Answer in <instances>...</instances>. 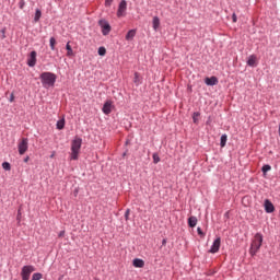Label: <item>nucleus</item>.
Returning a JSON list of instances; mask_svg holds the SVG:
<instances>
[{
	"label": "nucleus",
	"instance_id": "nucleus-26",
	"mask_svg": "<svg viewBox=\"0 0 280 280\" xmlns=\"http://www.w3.org/2000/svg\"><path fill=\"white\" fill-rule=\"evenodd\" d=\"M2 167L3 170H5L7 172H10V170H12L11 165L9 162H3L2 163Z\"/></svg>",
	"mask_w": 280,
	"mask_h": 280
},
{
	"label": "nucleus",
	"instance_id": "nucleus-32",
	"mask_svg": "<svg viewBox=\"0 0 280 280\" xmlns=\"http://www.w3.org/2000/svg\"><path fill=\"white\" fill-rule=\"evenodd\" d=\"M106 8H110L113 5V0H105Z\"/></svg>",
	"mask_w": 280,
	"mask_h": 280
},
{
	"label": "nucleus",
	"instance_id": "nucleus-8",
	"mask_svg": "<svg viewBox=\"0 0 280 280\" xmlns=\"http://www.w3.org/2000/svg\"><path fill=\"white\" fill-rule=\"evenodd\" d=\"M221 244H222V238L217 237V238L213 241V243H212V245H211V247H210L209 253H212V254L218 253V252L220 250Z\"/></svg>",
	"mask_w": 280,
	"mask_h": 280
},
{
	"label": "nucleus",
	"instance_id": "nucleus-5",
	"mask_svg": "<svg viewBox=\"0 0 280 280\" xmlns=\"http://www.w3.org/2000/svg\"><path fill=\"white\" fill-rule=\"evenodd\" d=\"M98 25H100V27L102 30L103 36H108V34H110L112 27H110V24L108 23V21L100 20L98 21Z\"/></svg>",
	"mask_w": 280,
	"mask_h": 280
},
{
	"label": "nucleus",
	"instance_id": "nucleus-39",
	"mask_svg": "<svg viewBox=\"0 0 280 280\" xmlns=\"http://www.w3.org/2000/svg\"><path fill=\"white\" fill-rule=\"evenodd\" d=\"M165 244H167V240L164 238V240L162 241V246H165Z\"/></svg>",
	"mask_w": 280,
	"mask_h": 280
},
{
	"label": "nucleus",
	"instance_id": "nucleus-40",
	"mask_svg": "<svg viewBox=\"0 0 280 280\" xmlns=\"http://www.w3.org/2000/svg\"><path fill=\"white\" fill-rule=\"evenodd\" d=\"M30 161V156H26L25 159H24V163H27Z\"/></svg>",
	"mask_w": 280,
	"mask_h": 280
},
{
	"label": "nucleus",
	"instance_id": "nucleus-19",
	"mask_svg": "<svg viewBox=\"0 0 280 280\" xmlns=\"http://www.w3.org/2000/svg\"><path fill=\"white\" fill-rule=\"evenodd\" d=\"M57 130H63L65 129V118H61L56 124Z\"/></svg>",
	"mask_w": 280,
	"mask_h": 280
},
{
	"label": "nucleus",
	"instance_id": "nucleus-35",
	"mask_svg": "<svg viewBox=\"0 0 280 280\" xmlns=\"http://www.w3.org/2000/svg\"><path fill=\"white\" fill-rule=\"evenodd\" d=\"M232 21L233 23H237V15L235 13L232 14Z\"/></svg>",
	"mask_w": 280,
	"mask_h": 280
},
{
	"label": "nucleus",
	"instance_id": "nucleus-14",
	"mask_svg": "<svg viewBox=\"0 0 280 280\" xmlns=\"http://www.w3.org/2000/svg\"><path fill=\"white\" fill-rule=\"evenodd\" d=\"M135 36H137V30L133 28V30L128 31L125 38H126V40H133Z\"/></svg>",
	"mask_w": 280,
	"mask_h": 280
},
{
	"label": "nucleus",
	"instance_id": "nucleus-18",
	"mask_svg": "<svg viewBox=\"0 0 280 280\" xmlns=\"http://www.w3.org/2000/svg\"><path fill=\"white\" fill-rule=\"evenodd\" d=\"M40 16H43V12L40 11V9H36L34 15V23H38V21H40Z\"/></svg>",
	"mask_w": 280,
	"mask_h": 280
},
{
	"label": "nucleus",
	"instance_id": "nucleus-33",
	"mask_svg": "<svg viewBox=\"0 0 280 280\" xmlns=\"http://www.w3.org/2000/svg\"><path fill=\"white\" fill-rule=\"evenodd\" d=\"M0 32L2 34L1 39L4 40V38H5V28H2Z\"/></svg>",
	"mask_w": 280,
	"mask_h": 280
},
{
	"label": "nucleus",
	"instance_id": "nucleus-10",
	"mask_svg": "<svg viewBox=\"0 0 280 280\" xmlns=\"http://www.w3.org/2000/svg\"><path fill=\"white\" fill-rule=\"evenodd\" d=\"M265 211L266 213H273L275 212V205L270 202V200H265Z\"/></svg>",
	"mask_w": 280,
	"mask_h": 280
},
{
	"label": "nucleus",
	"instance_id": "nucleus-29",
	"mask_svg": "<svg viewBox=\"0 0 280 280\" xmlns=\"http://www.w3.org/2000/svg\"><path fill=\"white\" fill-rule=\"evenodd\" d=\"M161 162V158H159V154L153 153V163H160Z\"/></svg>",
	"mask_w": 280,
	"mask_h": 280
},
{
	"label": "nucleus",
	"instance_id": "nucleus-11",
	"mask_svg": "<svg viewBox=\"0 0 280 280\" xmlns=\"http://www.w3.org/2000/svg\"><path fill=\"white\" fill-rule=\"evenodd\" d=\"M205 83L207 86H215L218 84V77L206 78Z\"/></svg>",
	"mask_w": 280,
	"mask_h": 280
},
{
	"label": "nucleus",
	"instance_id": "nucleus-30",
	"mask_svg": "<svg viewBox=\"0 0 280 280\" xmlns=\"http://www.w3.org/2000/svg\"><path fill=\"white\" fill-rule=\"evenodd\" d=\"M19 8H20V10H23L25 8V0H21L19 2Z\"/></svg>",
	"mask_w": 280,
	"mask_h": 280
},
{
	"label": "nucleus",
	"instance_id": "nucleus-6",
	"mask_svg": "<svg viewBox=\"0 0 280 280\" xmlns=\"http://www.w3.org/2000/svg\"><path fill=\"white\" fill-rule=\"evenodd\" d=\"M126 10H128V2L126 0H121L118 5L117 16L121 19V16H126Z\"/></svg>",
	"mask_w": 280,
	"mask_h": 280
},
{
	"label": "nucleus",
	"instance_id": "nucleus-25",
	"mask_svg": "<svg viewBox=\"0 0 280 280\" xmlns=\"http://www.w3.org/2000/svg\"><path fill=\"white\" fill-rule=\"evenodd\" d=\"M40 279H43V273L40 272L33 273L32 280H40Z\"/></svg>",
	"mask_w": 280,
	"mask_h": 280
},
{
	"label": "nucleus",
	"instance_id": "nucleus-38",
	"mask_svg": "<svg viewBox=\"0 0 280 280\" xmlns=\"http://www.w3.org/2000/svg\"><path fill=\"white\" fill-rule=\"evenodd\" d=\"M9 102H14V94L10 95Z\"/></svg>",
	"mask_w": 280,
	"mask_h": 280
},
{
	"label": "nucleus",
	"instance_id": "nucleus-4",
	"mask_svg": "<svg viewBox=\"0 0 280 280\" xmlns=\"http://www.w3.org/2000/svg\"><path fill=\"white\" fill-rule=\"evenodd\" d=\"M34 270H36V268H34V266L32 265H25L24 267H22V280H30V277H32V272H34Z\"/></svg>",
	"mask_w": 280,
	"mask_h": 280
},
{
	"label": "nucleus",
	"instance_id": "nucleus-23",
	"mask_svg": "<svg viewBox=\"0 0 280 280\" xmlns=\"http://www.w3.org/2000/svg\"><path fill=\"white\" fill-rule=\"evenodd\" d=\"M49 45H50L51 51H56V38L55 37H50Z\"/></svg>",
	"mask_w": 280,
	"mask_h": 280
},
{
	"label": "nucleus",
	"instance_id": "nucleus-17",
	"mask_svg": "<svg viewBox=\"0 0 280 280\" xmlns=\"http://www.w3.org/2000/svg\"><path fill=\"white\" fill-rule=\"evenodd\" d=\"M256 62H257V57L255 55H250L247 60L248 67H255Z\"/></svg>",
	"mask_w": 280,
	"mask_h": 280
},
{
	"label": "nucleus",
	"instance_id": "nucleus-13",
	"mask_svg": "<svg viewBox=\"0 0 280 280\" xmlns=\"http://www.w3.org/2000/svg\"><path fill=\"white\" fill-rule=\"evenodd\" d=\"M135 268H143L145 266V261L141 258H136L132 261Z\"/></svg>",
	"mask_w": 280,
	"mask_h": 280
},
{
	"label": "nucleus",
	"instance_id": "nucleus-21",
	"mask_svg": "<svg viewBox=\"0 0 280 280\" xmlns=\"http://www.w3.org/2000/svg\"><path fill=\"white\" fill-rule=\"evenodd\" d=\"M226 141H228V136H226V133H224L221 136V139H220L221 148H224L226 145Z\"/></svg>",
	"mask_w": 280,
	"mask_h": 280
},
{
	"label": "nucleus",
	"instance_id": "nucleus-24",
	"mask_svg": "<svg viewBox=\"0 0 280 280\" xmlns=\"http://www.w3.org/2000/svg\"><path fill=\"white\" fill-rule=\"evenodd\" d=\"M272 170V166L270 164H265L261 168L262 174H266L267 172H270Z\"/></svg>",
	"mask_w": 280,
	"mask_h": 280
},
{
	"label": "nucleus",
	"instance_id": "nucleus-31",
	"mask_svg": "<svg viewBox=\"0 0 280 280\" xmlns=\"http://www.w3.org/2000/svg\"><path fill=\"white\" fill-rule=\"evenodd\" d=\"M197 233L198 235H200L201 237H205V232H202L201 228H197Z\"/></svg>",
	"mask_w": 280,
	"mask_h": 280
},
{
	"label": "nucleus",
	"instance_id": "nucleus-1",
	"mask_svg": "<svg viewBox=\"0 0 280 280\" xmlns=\"http://www.w3.org/2000/svg\"><path fill=\"white\" fill-rule=\"evenodd\" d=\"M39 80L44 89H51V86H55L56 84L57 77L54 72H42L39 75Z\"/></svg>",
	"mask_w": 280,
	"mask_h": 280
},
{
	"label": "nucleus",
	"instance_id": "nucleus-22",
	"mask_svg": "<svg viewBox=\"0 0 280 280\" xmlns=\"http://www.w3.org/2000/svg\"><path fill=\"white\" fill-rule=\"evenodd\" d=\"M66 49H67V56L71 58V56H73V48H71V45L69 43H67Z\"/></svg>",
	"mask_w": 280,
	"mask_h": 280
},
{
	"label": "nucleus",
	"instance_id": "nucleus-34",
	"mask_svg": "<svg viewBox=\"0 0 280 280\" xmlns=\"http://www.w3.org/2000/svg\"><path fill=\"white\" fill-rule=\"evenodd\" d=\"M129 215H130V209H127L125 212V220H128Z\"/></svg>",
	"mask_w": 280,
	"mask_h": 280
},
{
	"label": "nucleus",
	"instance_id": "nucleus-37",
	"mask_svg": "<svg viewBox=\"0 0 280 280\" xmlns=\"http://www.w3.org/2000/svg\"><path fill=\"white\" fill-rule=\"evenodd\" d=\"M18 222H21V210L18 211Z\"/></svg>",
	"mask_w": 280,
	"mask_h": 280
},
{
	"label": "nucleus",
	"instance_id": "nucleus-41",
	"mask_svg": "<svg viewBox=\"0 0 280 280\" xmlns=\"http://www.w3.org/2000/svg\"><path fill=\"white\" fill-rule=\"evenodd\" d=\"M207 124H210V120H208Z\"/></svg>",
	"mask_w": 280,
	"mask_h": 280
},
{
	"label": "nucleus",
	"instance_id": "nucleus-20",
	"mask_svg": "<svg viewBox=\"0 0 280 280\" xmlns=\"http://www.w3.org/2000/svg\"><path fill=\"white\" fill-rule=\"evenodd\" d=\"M133 82L136 86H139V84H141V77L139 75V72H135Z\"/></svg>",
	"mask_w": 280,
	"mask_h": 280
},
{
	"label": "nucleus",
	"instance_id": "nucleus-7",
	"mask_svg": "<svg viewBox=\"0 0 280 280\" xmlns=\"http://www.w3.org/2000/svg\"><path fill=\"white\" fill-rule=\"evenodd\" d=\"M28 149V140L27 138H23L22 141L18 144L19 154L23 155L27 152Z\"/></svg>",
	"mask_w": 280,
	"mask_h": 280
},
{
	"label": "nucleus",
	"instance_id": "nucleus-15",
	"mask_svg": "<svg viewBox=\"0 0 280 280\" xmlns=\"http://www.w3.org/2000/svg\"><path fill=\"white\" fill-rule=\"evenodd\" d=\"M196 224H198V218H196V217H189V218H188V226H189L190 229H194V228H196Z\"/></svg>",
	"mask_w": 280,
	"mask_h": 280
},
{
	"label": "nucleus",
	"instance_id": "nucleus-2",
	"mask_svg": "<svg viewBox=\"0 0 280 280\" xmlns=\"http://www.w3.org/2000/svg\"><path fill=\"white\" fill-rule=\"evenodd\" d=\"M261 244H264V234L262 233H256L249 248V254L252 257H255L257 253H259V248H261Z\"/></svg>",
	"mask_w": 280,
	"mask_h": 280
},
{
	"label": "nucleus",
	"instance_id": "nucleus-16",
	"mask_svg": "<svg viewBox=\"0 0 280 280\" xmlns=\"http://www.w3.org/2000/svg\"><path fill=\"white\" fill-rule=\"evenodd\" d=\"M152 25H153L154 32H156V30L161 27V20L159 19V16L153 18Z\"/></svg>",
	"mask_w": 280,
	"mask_h": 280
},
{
	"label": "nucleus",
	"instance_id": "nucleus-3",
	"mask_svg": "<svg viewBox=\"0 0 280 280\" xmlns=\"http://www.w3.org/2000/svg\"><path fill=\"white\" fill-rule=\"evenodd\" d=\"M82 149V138H74L71 143V161H78L80 150Z\"/></svg>",
	"mask_w": 280,
	"mask_h": 280
},
{
	"label": "nucleus",
	"instance_id": "nucleus-9",
	"mask_svg": "<svg viewBox=\"0 0 280 280\" xmlns=\"http://www.w3.org/2000/svg\"><path fill=\"white\" fill-rule=\"evenodd\" d=\"M36 56H37V54L35 50L31 51V54L27 58V65L30 67H36Z\"/></svg>",
	"mask_w": 280,
	"mask_h": 280
},
{
	"label": "nucleus",
	"instance_id": "nucleus-36",
	"mask_svg": "<svg viewBox=\"0 0 280 280\" xmlns=\"http://www.w3.org/2000/svg\"><path fill=\"white\" fill-rule=\"evenodd\" d=\"M58 237H65V230L59 232Z\"/></svg>",
	"mask_w": 280,
	"mask_h": 280
},
{
	"label": "nucleus",
	"instance_id": "nucleus-12",
	"mask_svg": "<svg viewBox=\"0 0 280 280\" xmlns=\"http://www.w3.org/2000/svg\"><path fill=\"white\" fill-rule=\"evenodd\" d=\"M104 115H110V113H113V109H112V103L110 102H105V104L103 105V108H102Z\"/></svg>",
	"mask_w": 280,
	"mask_h": 280
},
{
	"label": "nucleus",
	"instance_id": "nucleus-27",
	"mask_svg": "<svg viewBox=\"0 0 280 280\" xmlns=\"http://www.w3.org/2000/svg\"><path fill=\"white\" fill-rule=\"evenodd\" d=\"M98 56H106V48L104 46L98 48Z\"/></svg>",
	"mask_w": 280,
	"mask_h": 280
},
{
	"label": "nucleus",
	"instance_id": "nucleus-28",
	"mask_svg": "<svg viewBox=\"0 0 280 280\" xmlns=\"http://www.w3.org/2000/svg\"><path fill=\"white\" fill-rule=\"evenodd\" d=\"M198 117H200V113H194V115H192L194 124H198Z\"/></svg>",
	"mask_w": 280,
	"mask_h": 280
}]
</instances>
